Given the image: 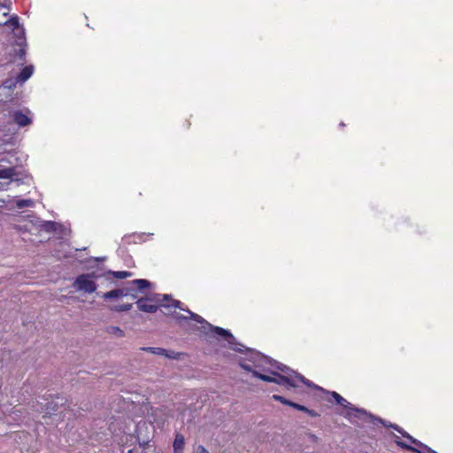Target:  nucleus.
Here are the masks:
<instances>
[{
	"label": "nucleus",
	"instance_id": "25",
	"mask_svg": "<svg viewBox=\"0 0 453 453\" xmlns=\"http://www.w3.org/2000/svg\"><path fill=\"white\" fill-rule=\"evenodd\" d=\"M304 412H306L311 417H317L318 416V413L316 411H314L313 410H310L308 408H307V411H304Z\"/></svg>",
	"mask_w": 453,
	"mask_h": 453
},
{
	"label": "nucleus",
	"instance_id": "24",
	"mask_svg": "<svg viewBox=\"0 0 453 453\" xmlns=\"http://www.w3.org/2000/svg\"><path fill=\"white\" fill-rule=\"evenodd\" d=\"M196 453H209V451L203 446H198L196 448Z\"/></svg>",
	"mask_w": 453,
	"mask_h": 453
},
{
	"label": "nucleus",
	"instance_id": "20",
	"mask_svg": "<svg viewBox=\"0 0 453 453\" xmlns=\"http://www.w3.org/2000/svg\"><path fill=\"white\" fill-rule=\"evenodd\" d=\"M17 82H18L17 79L16 80L8 79V80L4 81L3 85L6 88H12L16 87Z\"/></svg>",
	"mask_w": 453,
	"mask_h": 453
},
{
	"label": "nucleus",
	"instance_id": "12",
	"mask_svg": "<svg viewBox=\"0 0 453 453\" xmlns=\"http://www.w3.org/2000/svg\"><path fill=\"white\" fill-rule=\"evenodd\" d=\"M331 395L339 405H341L344 408H350L351 404L346 399H344L342 395H340L338 393L332 392Z\"/></svg>",
	"mask_w": 453,
	"mask_h": 453
},
{
	"label": "nucleus",
	"instance_id": "7",
	"mask_svg": "<svg viewBox=\"0 0 453 453\" xmlns=\"http://www.w3.org/2000/svg\"><path fill=\"white\" fill-rule=\"evenodd\" d=\"M13 119L19 127H26L31 123V119L20 111L13 113Z\"/></svg>",
	"mask_w": 453,
	"mask_h": 453
},
{
	"label": "nucleus",
	"instance_id": "9",
	"mask_svg": "<svg viewBox=\"0 0 453 453\" xmlns=\"http://www.w3.org/2000/svg\"><path fill=\"white\" fill-rule=\"evenodd\" d=\"M184 446H185L184 436L180 434H177L175 435V439L173 441V452L174 453H182Z\"/></svg>",
	"mask_w": 453,
	"mask_h": 453
},
{
	"label": "nucleus",
	"instance_id": "15",
	"mask_svg": "<svg viewBox=\"0 0 453 453\" xmlns=\"http://www.w3.org/2000/svg\"><path fill=\"white\" fill-rule=\"evenodd\" d=\"M131 308H132L131 303H124V304H120V305H116V306L112 307L111 310L115 311H127L131 310Z\"/></svg>",
	"mask_w": 453,
	"mask_h": 453
},
{
	"label": "nucleus",
	"instance_id": "22",
	"mask_svg": "<svg viewBox=\"0 0 453 453\" xmlns=\"http://www.w3.org/2000/svg\"><path fill=\"white\" fill-rule=\"evenodd\" d=\"M32 204H33V202L31 200H19L17 202V206L19 208L31 206Z\"/></svg>",
	"mask_w": 453,
	"mask_h": 453
},
{
	"label": "nucleus",
	"instance_id": "29",
	"mask_svg": "<svg viewBox=\"0 0 453 453\" xmlns=\"http://www.w3.org/2000/svg\"><path fill=\"white\" fill-rule=\"evenodd\" d=\"M0 17H2V13L0 12Z\"/></svg>",
	"mask_w": 453,
	"mask_h": 453
},
{
	"label": "nucleus",
	"instance_id": "11",
	"mask_svg": "<svg viewBox=\"0 0 453 453\" xmlns=\"http://www.w3.org/2000/svg\"><path fill=\"white\" fill-rule=\"evenodd\" d=\"M127 296V292L124 289H113L104 294V299L119 298L120 296Z\"/></svg>",
	"mask_w": 453,
	"mask_h": 453
},
{
	"label": "nucleus",
	"instance_id": "3",
	"mask_svg": "<svg viewBox=\"0 0 453 453\" xmlns=\"http://www.w3.org/2000/svg\"><path fill=\"white\" fill-rule=\"evenodd\" d=\"M73 287L77 291H81L87 294H92L96 290V283L94 280L93 274H81L73 283Z\"/></svg>",
	"mask_w": 453,
	"mask_h": 453
},
{
	"label": "nucleus",
	"instance_id": "4",
	"mask_svg": "<svg viewBox=\"0 0 453 453\" xmlns=\"http://www.w3.org/2000/svg\"><path fill=\"white\" fill-rule=\"evenodd\" d=\"M394 428L395 430H397L398 432H400L410 441V443L415 444V445L418 446L420 449H418L416 448H413L411 444H408L405 441H401L396 440L395 442L400 447H402L403 449H411V450H412L414 452H418V453H437L434 450H433L432 449H430L429 447H427L426 445L423 444L422 442H420L418 440L411 437L407 433L402 432V430H400L397 426H394Z\"/></svg>",
	"mask_w": 453,
	"mask_h": 453
},
{
	"label": "nucleus",
	"instance_id": "26",
	"mask_svg": "<svg viewBox=\"0 0 453 453\" xmlns=\"http://www.w3.org/2000/svg\"><path fill=\"white\" fill-rule=\"evenodd\" d=\"M174 318L177 319V320H181V319H187L188 318L183 316V315H180L179 313H176V315H174Z\"/></svg>",
	"mask_w": 453,
	"mask_h": 453
},
{
	"label": "nucleus",
	"instance_id": "17",
	"mask_svg": "<svg viewBox=\"0 0 453 453\" xmlns=\"http://www.w3.org/2000/svg\"><path fill=\"white\" fill-rule=\"evenodd\" d=\"M113 275L117 279H126L127 277H130L132 275V273L129 272H127V271H118V272H113Z\"/></svg>",
	"mask_w": 453,
	"mask_h": 453
},
{
	"label": "nucleus",
	"instance_id": "5",
	"mask_svg": "<svg viewBox=\"0 0 453 453\" xmlns=\"http://www.w3.org/2000/svg\"><path fill=\"white\" fill-rule=\"evenodd\" d=\"M163 301H168V296L165 295L162 299L159 297L155 298H140L137 302V307L140 311L149 313H154L157 311L159 303Z\"/></svg>",
	"mask_w": 453,
	"mask_h": 453
},
{
	"label": "nucleus",
	"instance_id": "16",
	"mask_svg": "<svg viewBox=\"0 0 453 453\" xmlns=\"http://www.w3.org/2000/svg\"><path fill=\"white\" fill-rule=\"evenodd\" d=\"M187 312L189 314V318L191 319L195 320L196 322L200 323V324L205 323V320L198 314L194 313L188 310L187 311ZM206 324H208V323L206 322Z\"/></svg>",
	"mask_w": 453,
	"mask_h": 453
},
{
	"label": "nucleus",
	"instance_id": "10",
	"mask_svg": "<svg viewBox=\"0 0 453 453\" xmlns=\"http://www.w3.org/2000/svg\"><path fill=\"white\" fill-rule=\"evenodd\" d=\"M33 72H34L33 65H27V66L24 67L21 70V72L19 73V74L18 75L17 81L25 82L27 80H28L32 76Z\"/></svg>",
	"mask_w": 453,
	"mask_h": 453
},
{
	"label": "nucleus",
	"instance_id": "13",
	"mask_svg": "<svg viewBox=\"0 0 453 453\" xmlns=\"http://www.w3.org/2000/svg\"><path fill=\"white\" fill-rule=\"evenodd\" d=\"M16 174L14 167L0 169V179H11Z\"/></svg>",
	"mask_w": 453,
	"mask_h": 453
},
{
	"label": "nucleus",
	"instance_id": "23",
	"mask_svg": "<svg viewBox=\"0 0 453 453\" xmlns=\"http://www.w3.org/2000/svg\"><path fill=\"white\" fill-rule=\"evenodd\" d=\"M289 406L295 408L296 410L303 411V412H304V411H307V407H305L303 405H301V404H298V403H294V402H291Z\"/></svg>",
	"mask_w": 453,
	"mask_h": 453
},
{
	"label": "nucleus",
	"instance_id": "19",
	"mask_svg": "<svg viewBox=\"0 0 453 453\" xmlns=\"http://www.w3.org/2000/svg\"><path fill=\"white\" fill-rule=\"evenodd\" d=\"M180 301H177V300H170L168 303H162L163 306H165V308H171V307H174V308H180L181 310H183L180 306Z\"/></svg>",
	"mask_w": 453,
	"mask_h": 453
},
{
	"label": "nucleus",
	"instance_id": "2",
	"mask_svg": "<svg viewBox=\"0 0 453 453\" xmlns=\"http://www.w3.org/2000/svg\"><path fill=\"white\" fill-rule=\"evenodd\" d=\"M11 8L6 3H0V26H8L13 33L20 40L19 42V49L17 52V56L22 62L25 61L26 50L23 45L24 41V29L20 27L19 18L17 16L9 17Z\"/></svg>",
	"mask_w": 453,
	"mask_h": 453
},
{
	"label": "nucleus",
	"instance_id": "21",
	"mask_svg": "<svg viewBox=\"0 0 453 453\" xmlns=\"http://www.w3.org/2000/svg\"><path fill=\"white\" fill-rule=\"evenodd\" d=\"M272 397H273V400L280 402L283 404H286V405H288V406L290 405L291 401L286 399L285 397H283L281 395H273Z\"/></svg>",
	"mask_w": 453,
	"mask_h": 453
},
{
	"label": "nucleus",
	"instance_id": "27",
	"mask_svg": "<svg viewBox=\"0 0 453 453\" xmlns=\"http://www.w3.org/2000/svg\"><path fill=\"white\" fill-rule=\"evenodd\" d=\"M149 441H139V444L142 448H146V446L148 445Z\"/></svg>",
	"mask_w": 453,
	"mask_h": 453
},
{
	"label": "nucleus",
	"instance_id": "1",
	"mask_svg": "<svg viewBox=\"0 0 453 453\" xmlns=\"http://www.w3.org/2000/svg\"><path fill=\"white\" fill-rule=\"evenodd\" d=\"M250 362L252 364L242 363V367L252 372L253 376L264 381L274 382L288 388H298L301 383L310 388L314 386L303 375L259 352H251Z\"/></svg>",
	"mask_w": 453,
	"mask_h": 453
},
{
	"label": "nucleus",
	"instance_id": "18",
	"mask_svg": "<svg viewBox=\"0 0 453 453\" xmlns=\"http://www.w3.org/2000/svg\"><path fill=\"white\" fill-rule=\"evenodd\" d=\"M108 331L109 333L114 334L119 337H123L125 334L124 331L118 326H111Z\"/></svg>",
	"mask_w": 453,
	"mask_h": 453
},
{
	"label": "nucleus",
	"instance_id": "14",
	"mask_svg": "<svg viewBox=\"0 0 453 453\" xmlns=\"http://www.w3.org/2000/svg\"><path fill=\"white\" fill-rule=\"evenodd\" d=\"M132 284L134 285L136 287V288L139 290H142L150 285L149 280H143V279L134 280L132 281Z\"/></svg>",
	"mask_w": 453,
	"mask_h": 453
},
{
	"label": "nucleus",
	"instance_id": "6",
	"mask_svg": "<svg viewBox=\"0 0 453 453\" xmlns=\"http://www.w3.org/2000/svg\"><path fill=\"white\" fill-rule=\"evenodd\" d=\"M142 349L144 351H149L155 355L165 356L169 358H177V355L174 352L169 353L168 350L162 349V348L144 347Z\"/></svg>",
	"mask_w": 453,
	"mask_h": 453
},
{
	"label": "nucleus",
	"instance_id": "8",
	"mask_svg": "<svg viewBox=\"0 0 453 453\" xmlns=\"http://www.w3.org/2000/svg\"><path fill=\"white\" fill-rule=\"evenodd\" d=\"M207 326L212 329V332L221 337H224L229 343H232L234 336L230 334V332L219 326H212L211 324H207Z\"/></svg>",
	"mask_w": 453,
	"mask_h": 453
},
{
	"label": "nucleus",
	"instance_id": "28",
	"mask_svg": "<svg viewBox=\"0 0 453 453\" xmlns=\"http://www.w3.org/2000/svg\"><path fill=\"white\" fill-rule=\"evenodd\" d=\"M350 409H351L352 411H354L361 412V411H359L358 409H352V408H350ZM362 413H365V411H362Z\"/></svg>",
	"mask_w": 453,
	"mask_h": 453
}]
</instances>
